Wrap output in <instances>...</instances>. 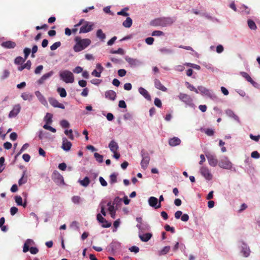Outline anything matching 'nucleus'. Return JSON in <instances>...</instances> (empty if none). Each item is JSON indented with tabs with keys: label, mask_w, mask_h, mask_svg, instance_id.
Wrapping results in <instances>:
<instances>
[{
	"label": "nucleus",
	"mask_w": 260,
	"mask_h": 260,
	"mask_svg": "<svg viewBox=\"0 0 260 260\" xmlns=\"http://www.w3.org/2000/svg\"><path fill=\"white\" fill-rule=\"evenodd\" d=\"M75 41L76 44L73 49L76 52L84 50L91 44V40L89 39H81L79 37H75Z\"/></svg>",
	"instance_id": "1"
},
{
	"label": "nucleus",
	"mask_w": 260,
	"mask_h": 260,
	"mask_svg": "<svg viewBox=\"0 0 260 260\" xmlns=\"http://www.w3.org/2000/svg\"><path fill=\"white\" fill-rule=\"evenodd\" d=\"M60 78L66 83H72L74 81V77L73 73L68 70L60 73Z\"/></svg>",
	"instance_id": "2"
},
{
	"label": "nucleus",
	"mask_w": 260,
	"mask_h": 260,
	"mask_svg": "<svg viewBox=\"0 0 260 260\" xmlns=\"http://www.w3.org/2000/svg\"><path fill=\"white\" fill-rule=\"evenodd\" d=\"M141 155L142 157V159L141 162V167L144 170H146L149 165L150 159L149 155L148 153L144 149L141 150Z\"/></svg>",
	"instance_id": "3"
},
{
	"label": "nucleus",
	"mask_w": 260,
	"mask_h": 260,
	"mask_svg": "<svg viewBox=\"0 0 260 260\" xmlns=\"http://www.w3.org/2000/svg\"><path fill=\"white\" fill-rule=\"evenodd\" d=\"M200 173L208 181L211 180L213 178V175L210 172L208 167L202 166L200 169Z\"/></svg>",
	"instance_id": "4"
},
{
	"label": "nucleus",
	"mask_w": 260,
	"mask_h": 260,
	"mask_svg": "<svg viewBox=\"0 0 260 260\" xmlns=\"http://www.w3.org/2000/svg\"><path fill=\"white\" fill-rule=\"evenodd\" d=\"M218 166L223 169L230 170L232 169L233 164L227 157H223L219 162Z\"/></svg>",
	"instance_id": "5"
},
{
	"label": "nucleus",
	"mask_w": 260,
	"mask_h": 260,
	"mask_svg": "<svg viewBox=\"0 0 260 260\" xmlns=\"http://www.w3.org/2000/svg\"><path fill=\"white\" fill-rule=\"evenodd\" d=\"M93 23L90 22L85 21L84 24L81 27L79 31L80 34L87 33L93 29Z\"/></svg>",
	"instance_id": "6"
},
{
	"label": "nucleus",
	"mask_w": 260,
	"mask_h": 260,
	"mask_svg": "<svg viewBox=\"0 0 260 260\" xmlns=\"http://www.w3.org/2000/svg\"><path fill=\"white\" fill-rule=\"evenodd\" d=\"M52 179L57 185L64 184L62 176L57 171L54 172L52 175Z\"/></svg>",
	"instance_id": "7"
},
{
	"label": "nucleus",
	"mask_w": 260,
	"mask_h": 260,
	"mask_svg": "<svg viewBox=\"0 0 260 260\" xmlns=\"http://www.w3.org/2000/svg\"><path fill=\"white\" fill-rule=\"evenodd\" d=\"M206 156L208 159L209 164L212 167H215L218 164V160L216 158L215 156L210 153H207L206 154Z\"/></svg>",
	"instance_id": "8"
},
{
	"label": "nucleus",
	"mask_w": 260,
	"mask_h": 260,
	"mask_svg": "<svg viewBox=\"0 0 260 260\" xmlns=\"http://www.w3.org/2000/svg\"><path fill=\"white\" fill-rule=\"evenodd\" d=\"M96 218L100 223H102V227L103 228H109L111 225L110 222H108L107 220L105 219L101 214L99 213L97 214Z\"/></svg>",
	"instance_id": "9"
},
{
	"label": "nucleus",
	"mask_w": 260,
	"mask_h": 260,
	"mask_svg": "<svg viewBox=\"0 0 260 260\" xmlns=\"http://www.w3.org/2000/svg\"><path fill=\"white\" fill-rule=\"evenodd\" d=\"M48 101L50 104L54 107L59 108L62 109L65 108L64 106L62 104L59 103L58 101L54 98H50L48 99Z\"/></svg>",
	"instance_id": "10"
},
{
	"label": "nucleus",
	"mask_w": 260,
	"mask_h": 260,
	"mask_svg": "<svg viewBox=\"0 0 260 260\" xmlns=\"http://www.w3.org/2000/svg\"><path fill=\"white\" fill-rule=\"evenodd\" d=\"M21 106L19 104H17L14 106L13 109L10 111L9 117L10 118L16 117L20 112Z\"/></svg>",
	"instance_id": "11"
},
{
	"label": "nucleus",
	"mask_w": 260,
	"mask_h": 260,
	"mask_svg": "<svg viewBox=\"0 0 260 260\" xmlns=\"http://www.w3.org/2000/svg\"><path fill=\"white\" fill-rule=\"evenodd\" d=\"M178 98L180 100L186 104H189L192 102V99L189 95L187 94L181 93L178 95Z\"/></svg>",
	"instance_id": "12"
},
{
	"label": "nucleus",
	"mask_w": 260,
	"mask_h": 260,
	"mask_svg": "<svg viewBox=\"0 0 260 260\" xmlns=\"http://www.w3.org/2000/svg\"><path fill=\"white\" fill-rule=\"evenodd\" d=\"M71 142L69 141L66 138H63L62 139V144L61 146L62 149L66 151H68L71 149Z\"/></svg>",
	"instance_id": "13"
},
{
	"label": "nucleus",
	"mask_w": 260,
	"mask_h": 260,
	"mask_svg": "<svg viewBox=\"0 0 260 260\" xmlns=\"http://www.w3.org/2000/svg\"><path fill=\"white\" fill-rule=\"evenodd\" d=\"M241 252L245 257H247L249 256L250 250L249 247L245 244L243 243L241 247Z\"/></svg>",
	"instance_id": "14"
},
{
	"label": "nucleus",
	"mask_w": 260,
	"mask_h": 260,
	"mask_svg": "<svg viewBox=\"0 0 260 260\" xmlns=\"http://www.w3.org/2000/svg\"><path fill=\"white\" fill-rule=\"evenodd\" d=\"M162 26H166L172 24L175 21V19L171 17L161 18Z\"/></svg>",
	"instance_id": "15"
},
{
	"label": "nucleus",
	"mask_w": 260,
	"mask_h": 260,
	"mask_svg": "<svg viewBox=\"0 0 260 260\" xmlns=\"http://www.w3.org/2000/svg\"><path fill=\"white\" fill-rule=\"evenodd\" d=\"M16 43L14 42L11 41H8L4 42H3L1 44V46L7 49H12L16 47Z\"/></svg>",
	"instance_id": "16"
},
{
	"label": "nucleus",
	"mask_w": 260,
	"mask_h": 260,
	"mask_svg": "<svg viewBox=\"0 0 260 260\" xmlns=\"http://www.w3.org/2000/svg\"><path fill=\"white\" fill-rule=\"evenodd\" d=\"M198 90L199 91V93L200 92L203 95H205L209 97L211 96V93L210 92V90L205 88V87H203L202 86H199L198 87Z\"/></svg>",
	"instance_id": "17"
},
{
	"label": "nucleus",
	"mask_w": 260,
	"mask_h": 260,
	"mask_svg": "<svg viewBox=\"0 0 260 260\" xmlns=\"http://www.w3.org/2000/svg\"><path fill=\"white\" fill-rule=\"evenodd\" d=\"M138 91L139 93L142 95L146 100L148 101H151V96L145 88L141 87L139 88Z\"/></svg>",
	"instance_id": "18"
},
{
	"label": "nucleus",
	"mask_w": 260,
	"mask_h": 260,
	"mask_svg": "<svg viewBox=\"0 0 260 260\" xmlns=\"http://www.w3.org/2000/svg\"><path fill=\"white\" fill-rule=\"evenodd\" d=\"M154 83L155 87L157 89H158L162 91H166L167 90V88L163 85H162L160 81L158 79H155L154 80Z\"/></svg>",
	"instance_id": "19"
},
{
	"label": "nucleus",
	"mask_w": 260,
	"mask_h": 260,
	"mask_svg": "<svg viewBox=\"0 0 260 260\" xmlns=\"http://www.w3.org/2000/svg\"><path fill=\"white\" fill-rule=\"evenodd\" d=\"M53 74V71H50L49 73H46L43 75L41 78L38 81V83L39 84H43L45 80L50 78Z\"/></svg>",
	"instance_id": "20"
},
{
	"label": "nucleus",
	"mask_w": 260,
	"mask_h": 260,
	"mask_svg": "<svg viewBox=\"0 0 260 260\" xmlns=\"http://www.w3.org/2000/svg\"><path fill=\"white\" fill-rule=\"evenodd\" d=\"M116 92L112 90H109L105 92V97L110 100L114 101L116 98Z\"/></svg>",
	"instance_id": "21"
},
{
	"label": "nucleus",
	"mask_w": 260,
	"mask_h": 260,
	"mask_svg": "<svg viewBox=\"0 0 260 260\" xmlns=\"http://www.w3.org/2000/svg\"><path fill=\"white\" fill-rule=\"evenodd\" d=\"M126 61L130 64L131 67H136L139 64V61L136 59L126 57L125 58Z\"/></svg>",
	"instance_id": "22"
},
{
	"label": "nucleus",
	"mask_w": 260,
	"mask_h": 260,
	"mask_svg": "<svg viewBox=\"0 0 260 260\" xmlns=\"http://www.w3.org/2000/svg\"><path fill=\"white\" fill-rule=\"evenodd\" d=\"M34 244L32 240L28 239L26 240L23 248V252H26L29 250V246Z\"/></svg>",
	"instance_id": "23"
},
{
	"label": "nucleus",
	"mask_w": 260,
	"mask_h": 260,
	"mask_svg": "<svg viewBox=\"0 0 260 260\" xmlns=\"http://www.w3.org/2000/svg\"><path fill=\"white\" fill-rule=\"evenodd\" d=\"M181 140L177 137H173V138L170 139L169 140V144L171 146H176L180 144Z\"/></svg>",
	"instance_id": "24"
},
{
	"label": "nucleus",
	"mask_w": 260,
	"mask_h": 260,
	"mask_svg": "<svg viewBox=\"0 0 260 260\" xmlns=\"http://www.w3.org/2000/svg\"><path fill=\"white\" fill-rule=\"evenodd\" d=\"M149 205L152 207H154L155 208H158L157 207V203H158V199L154 197H151L149 198L148 200Z\"/></svg>",
	"instance_id": "25"
},
{
	"label": "nucleus",
	"mask_w": 260,
	"mask_h": 260,
	"mask_svg": "<svg viewBox=\"0 0 260 260\" xmlns=\"http://www.w3.org/2000/svg\"><path fill=\"white\" fill-rule=\"evenodd\" d=\"M108 147L111 152L117 151L119 148L118 144L114 140L110 142Z\"/></svg>",
	"instance_id": "26"
},
{
	"label": "nucleus",
	"mask_w": 260,
	"mask_h": 260,
	"mask_svg": "<svg viewBox=\"0 0 260 260\" xmlns=\"http://www.w3.org/2000/svg\"><path fill=\"white\" fill-rule=\"evenodd\" d=\"M152 236L151 233H146L143 235H139V237L141 240L143 242H147L149 241Z\"/></svg>",
	"instance_id": "27"
},
{
	"label": "nucleus",
	"mask_w": 260,
	"mask_h": 260,
	"mask_svg": "<svg viewBox=\"0 0 260 260\" xmlns=\"http://www.w3.org/2000/svg\"><path fill=\"white\" fill-rule=\"evenodd\" d=\"M241 76L244 77L248 82L251 83L253 84L255 83L254 81L252 80L251 77L249 75L248 73L245 72H242L240 73Z\"/></svg>",
	"instance_id": "28"
},
{
	"label": "nucleus",
	"mask_w": 260,
	"mask_h": 260,
	"mask_svg": "<svg viewBox=\"0 0 260 260\" xmlns=\"http://www.w3.org/2000/svg\"><path fill=\"white\" fill-rule=\"evenodd\" d=\"M133 23V20L130 17H127L126 20L122 23L123 26L126 28H129Z\"/></svg>",
	"instance_id": "29"
},
{
	"label": "nucleus",
	"mask_w": 260,
	"mask_h": 260,
	"mask_svg": "<svg viewBox=\"0 0 260 260\" xmlns=\"http://www.w3.org/2000/svg\"><path fill=\"white\" fill-rule=\"evenodd\" d=\"M96 37L101 41H103L106 38L105 34L103 32L102 30L100 29L96 31Z\"/></svg>",
	"instance_id": "30"
},
{
	"label": "nucleus",
	"mask_w": 260,
	"mask_h": 260,
	"mask_svg": "<svg viewBox=\"0 0 260 260\" xmlns=\"http://www.w3.org/2000/svg\"><path fill=\"white\" fill-rule=\"evenodd\" d=\"M79 181L80 184L84 187H87L90 183V180L88 177H85L83 180Z\"/></svg>",
	"instance_id": "31"
},
{
	"label": "nucleus",
	"mask_w": 260,
	"mask_h": 260,
	"mask_svg": "<svg viewBox=\"0 0 260 260\" xmlns=\"http://www.w3.org/2000/svg\"><path fill=\"white\" fill-rule=\"evenodd\" d=\"M52 114L47 113L44 117L46 124H51L52 122Z\"/></svg>",
	"instance_id": "32"
},
{
	"label": "nucleus",
	"mask_w": 260,
	"mask_h": 260,
	"mask_svg": "<svg viewBox=\"0 0 260 260\" xmlns=\"http://www.w3.org/2000/svg\"><path fill=\"white\" fill-rule=\"evenodd\" d=\"M248 27L252 30H255L257 28L255 23L251 19H248L247 21Z\"/></svg>",
	"instance_id": "33"
},
{
	"label": "nucleus",
	"mask_w": 260,
	"mask_h": 260,
	"mask_svg": "<svg viewBox=\"0 0 260 260\" xmlns=\"http://www.w3.org/2000/svg\"><path fill=\"white\" fill-rule=\"evenodd\" d=\"M57 91L61 98H64L67 96V92L63 88L58 87L57 89Z\"/></svg>",
	"instance_id": "34"
},
{
	"label": "nucleus",
	"mask_w": 260,
	"mask_h": 260,
	"mask_svg": "<svg viewBox=\"0 0 260 260\" xmlns=\"http://www.w3.org/2000/svg\"><path fill=\"white\" fill-rule=\"evenodd\" d=\"M25 172H24L21 178L18 181V184L19 186H21L22 184H25L27 182V177H25Z\"/></svg>",
	"instance_id": "35"
},
{
	"label": "nucleus",
	"mask_w": 260,
	"mask_h": 260,
	"mask_svg": "<svg viewBox=\"0 0 260 260\" xmlns=\"http://www.w3.org/2000/svg\"><path fill=\"white\" fill-rule=\"evenodd\" d=\"M151 24L154 26H162L161 18H158L154 20L151 22Z\"/></svg>",
	"instance_id": "36"
},
{
	"label": "nucleus",
	"mask_w": 260,
	"mask_h": 260,
	"mask_svg": "<svg viewBox=\"0 0 260 260\" xmlns=\"http://www.w3.org/2000/svg\"><path fill=\"white\" fill-rule=\"evenodd\" d=\"M94 156L96 159V160L99 163H102L103 162V156L97 152H95L94 153Z\"/></svg>",
	"instance_id": "37"
},
{
	"label": "nucleus",
	"mask_w": 260,
	"mask_h": 260,
	"mask_svg": "<svg viewBox=\"0 0 260 260\" xmlns=\"http://www.w3.org/2000/svg\"><path fill=\"white\" fill-rule=\"evenodd\" d=\"M185 84L187 87L190 89L191 91H193L197 93H199V91L198 90V88H196L193 85L190 84L189 82H186Z\"/></svg>",
	"instance_id": "38"
},
{
	"label": "nucleus",
	"mask_w": 260,
	"mask_h": 260,
	"mask_svg": "<svg viewBox=\"0 0 260 260\" xmlns=\"http://www.w3.org/2000/svg\"><path fill=\"white\" fill-rule=\"evenodd\" d=\"M170 246H165L162 250L159 251V255H165L167 254L170 250Z\"/></svg>",
	"instance_id": "39"
},
{
	"label": "nucleus",
	"mask_w": 260,
	"mask_h": 260,
	"mask_svg": "<svg viewBox=\"0 0 260 260\" xmlns=\"http://www.w3.org/2000/svg\"><path fill=\"white\" fill-rule=\"evenodd\" d=\"M81 200L80 197L78 196H74L72 198V201L75 204H79Z\"/></svg>",
	"instance_id": "40"
},
{
	"label": "nucleus",
	"mask_w": 260,
	"mask_h": 260,
	"mask_svg": "<svg viewBox=\"0 0 260 260\" xmlns=\"http://www.w3.org/2000/svg\"><path fill=\"white\" fill-rule=\"evenodd\" d=\"M25 60L26 59L25 58H23L21 56H18L15 58L14 62L16 64H20L23 63L25 61Z\"/></svg>",
	"instance_id": "41"
},
{
	"label": "nucleus",
	"mask_w": 260,
	"mask_h": 260,
	"mask_svg": "<svg viewBox=\"0 0 260 260\" xmlns=\"http://www.w3.org/2000/svg\"><path fill=\"white\" fill-rule=\"evenodd\" d=\"M21 98L25 101L26 100H30L32 98L31 95H30L28 93L24 92L21 94Z\"/></svg>",
	"instance_id": "42"
},
{
	"label": "nucleus",
	"mask_w": 260,
	"mask_h": 260,
	"mask_svg": "<svg viewBox=\"0 0 260 260\" xmlns=\"http://www.w3.org/2000/svg\"><path fill=\"white\" fill-rule=\"evenodd\" d=\"M128 10V8H124L121 11L117 12V15H122L123 16H128L129 15L128 13L126 12V11Z\"/></svg>",
	"instance_id": "43"
},
{
	"label": "nucleus",
	"mask_w": 260,
	"mask_h": 260,
	"mask_svg": "<svg viewBox=\"0 0 260 260\" xmlns=\"http://www.w3.org/2000/svg\"><path fill=\"white\" fill-rule=\"evenodd\" d=\"M61 45V43L60 42H56L55 43H54L53 45H52L51 46H50V49L51 50H56L57 48H58L59 47H60Z\"/></svg>",
	"instance_id": "44"
},
{
	"label": "nucleus",
	"mask_w": 260,
	"mask_h": 260,
	"mask_svg": "<svg viewBox=\"0 0 260 260\" xmlns=\"http://www.w3.org/2000/svg\"><path fill=\"white\" fill-rule=\"evenodd\" d=\"M161 53L163 54H170L172 53V50L166 48H162L159 49Z\"/></svg>",
	"instance_id": "45"
},
{
	"label": "nucleus",
	"mask_w": 260,
	"mask_h": 260,
	"mask_svg": "<svg viewBox=\"0 0 260 260\" xmlns=\"http://www.w3.org/2000/svg\"><path fill=\"white\" fill-rule=\"evenodd\" d=\"M29 146L28 144L25 143L24 144L22 147H21L20 151L17 153V154L15 156V158H16L18 156H19L23 151H24L26 149L28 148Z\"/></svg>",
	"instance_id": "46"
},
{
	"label": "nucleus",
	"mask_w": 260,
	"mask_h": 260,
	"mask_svg": "<svg viewBox=\"0 0 260 260\" xmlns=\"http://www.w3.org/2000/svg\"><path fill=\"white\" fill-rule=\"evenodd\" d=\"M15 201L18 206L22 205V198L20 196H16L15 197Z\"/></svg>",
	"instance_id": "47"
},
{
	"label": "nucleus",
	"mask_w": 260,
	"mask_h": 260,
	"mask_svg": "<svg viewBox=\"0 0 260 260\" xmlns=\"http://www.w3.org/2000/svg\"><path fill=\"white\" fill-rule=\"evenodd\" d=\"M46 124L43 125V128L45 129L49 130L52 133H55L56 132V129Z\"/></svg>",
	"instance_id": "48"
},
{
	"label": "nucleus",
	"mask_w": 260,
	"mask_h": 260,
	"mask_svg": "<svg viewBox=\"0 0 260 260\" xmlns=\"http://www.w3.org/2000/svg\"><path fill=\"white\" fill-rule=\"evenodd\" d=\"M31 52V50L30 48H25L23 50V52L24 54V58L26 59L30 54Z\"/></svg>",
	"instance_id": "49"
},
{
	"label": "nucleus",
	"mask_w": 260,
	"mask_h": 260,
	"mask_svg": "<svg viewBox=\"0 0 260 260\" xmlns=\"http://www.w3.org/2000/svg\"><path fill=\"white\" fill-rule=\"evenodd\" d=\"M60 125L63 128L69 127L70 126V124L69 122L66 120H62L60 121Z\"/></svg>",
	"instance_id": "50"
},
{
	"label": "nucleus",
	"mask_w": 260,
	"mask_h": 260,
	"mask_svg": "<svg viewBox=\"0 0 260 260\" xmlns=\"http://www.w3.org/2000/svg\"><path fill=\"white\" fill-rule=\"evenodd\" d=\"M64 134L66 135H68L69 136V138L73 140L74 139V136H73V131L72 129H70V130H66L64 131Z\"/></svg>",
	"instance_id": "51"
},
{
	"label": "nucleus",
	"mask_w": 260,
	"mask_h": 260,
	"mask_svg": "<svg viewBox=\"0 0 260 260\" xmlns=\"http://www.w3.org/2000/svg\"><path fill=\"white\" fill-rule=\"evenodd\" d=\"M110 53L112 54H123L124 52L123 49L119 48L117 50H111Z\"/></svg>",
	"instance_id": "52"
},
{
	"label": "nucleus",
	"mask_w": 260,
	"mask_h": 260,
	"mask_svg": "<svg viewBox=\"0 0 260 260\" xmlns=\"http://www.w3.org/2000/svg\"><path fill=\"white\" fill-rule=\"evenodd\" d=\"M114 205H111V203L110 202H108L107 204V206H108V211L109 213L115 211L114 209Z\"/></svg>",
	"instance_id": "53"
},
{
	"label": "nucleus",
	"mask_w": 260,
	"mask_h": 260,
	"mask_svg": "<svg viewBox=\"0 0 260 260\" xmlns=\"http://www.w3.org/2000/svg\"><path fill=\"white\" fill-rule=\"evenodd\" d=\"M110 177L111 183H115L117 182V176L115 173L112 174Z\"/></svg>",
	"instance_id": "54"
},
{
	"label": "nucleus",
	"mask_w": 260,
	"mask_h": 260,
	"mask_svg": "<svg viewBox=\"0 0 260 260\" xmlns=\"http://www.w3.org/2000/svg\"><path fill=\"white\" fill-rule=\"evenodd\" d=\"M164 35V33L160 30H154L152 33V36H160Z\"/></svg>",
	"instance_id": "55"
},
{
	"label": "nucleus",
	"mask_w": 260,
	"mask_h": 260,
	"mask_svg": "<svg viewBox=\"0 0 260 260\" xmlns=\"http://www.w3.org/2000/svg\"><path fill=\"white\" fill-rule=\"evenodd\" d=\"M165 229L166 231L171 232L172 233H175V229L173 227H171L169 225L166 224L165 226Z\"/></svg>",
	"instance_id": "56"
},
{
	"label": "nucleus",
	"mask_w": 260,
	"mask_h": 260,
	"mask_svg": "<svg viewBox=\"0 0 260 260\" xmlns=\"http://www.w3.org/2000/svg\"><path fill=\"white\" fill-rule=\"evenodd\" d=\"M154 104L158 108H160L162 105L161 101L157 98L154 99Z\"/></svg>",
	"instance_id": "57"
},
{
	"label": "nucleus",
	"mask_w": 260,
	"mask_h": 260,
	"mask_svg": "<svg viewBox=\"0 0 260 260\" xmlns=\"http://www.w3.org/2000/svg\"><path fill=\"white\" fill-rule=\"evenodd\" d=\"M126 74V71L124 69H120L118 71V75L120 77H123Z\"/></svg>",
	"instance_id": "58"
},
{
	"label": "nucleus",
	"mask_w": 260,
	"mask_h": 260,
	"mask_svg": "<svg viewBox=\"0 0 260 260\" xmlns=\"http://www.w3.org/2000/svg\"><path fill=\"white\" fill-rule=\"evenodd\" d=\"M43 69V66L42 65H40L36 68V69L35 70V73L36 74H40Z\"/></svg>",
	"instance_id": "59"
},
{
	"label": "nucleus",
	"mask_w": 260,
	"mask_h": 260,
	"mask_svg": "<svg viewBox=\"0 0 260 260\" xmlns=\"http://www.w3.org/2000/svg\"><path fill=\"white\" fill-rule=\"evenodd\" d=\"M29 250L30 252L32 254H37L39 251L37 247H31L30 248H29Z\"/></svg>",
	"instance_id": "60"
},
{
	"label": "nucleus",
	"mask_w": 260,
	"mask_h": 260,
	"mask_svg": "<svg viewBox=\"0 0 260 260\" xmlns=\"http://www.w3.org/2000/svg\"><path fill=\"white\" fill-rule=\"evenodd\" d=\"M251 156L254 158H258L260 157V154L257 151H254L251 153Z\"/></svg>",
	"instance_id": "61"
},
{
	"label": "nucleus",
	"mask_w": 260,
	"mask_h": 260,
	"mask_svg": "<svg viewBox=\"0 0 260 260\" xmlns=\"http://www.w3.org/2000/svg\"><path fill=\"white\" fill-rule=\"evenodd\" d=\"M206 135H207L209 136H212L214 134V131L212 129L208 128L205 130V131Z\"/></svg>",
	"instance_id": "62"
},
{
	"label": "nucleus",
	"mask_w": 260,
	"mask_h": 260,
	"mask_svg": "<svg viewBox=\"0 0 260 260\" xmlns=\"http://www.w3.org/2000/svg\"><path fill=\"white\" fill-rule=\"evenodd\" d=\"M18 209L16 207H12L10 209V213L12 215H14L17 213Z\"/></svg>",
	"instance_id": "63"
},
{
	"label": "nucleus",
	"mask_w": 260,
	"mask_h": 260,
	"mask_svg": "<svg viewBox=\"0 0 260 260\" xmlns=\"http://www.w3.org/2000/svg\"><path fill=\"white\" fill-rule=\"evenodd\" d=\"M250 138L252 140L256 142H257L260 139V135L254 136L252 134H250Z\"/></svg>",
	"instance_id": "64"
}]
</instances>
